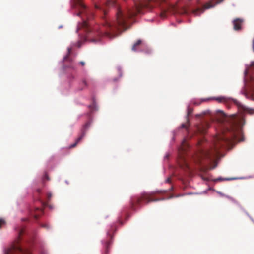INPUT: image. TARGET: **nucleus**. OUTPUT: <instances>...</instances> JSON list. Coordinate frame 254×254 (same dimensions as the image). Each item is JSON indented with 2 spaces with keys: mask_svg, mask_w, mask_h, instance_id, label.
<instances>
[{
  "mask_svg": "<svg viewBox=\"0 0 254 254\" xmlns=\"http://www.w3.org/2000/svg\"><path fill=\"white\" fill-rule=\"evenodd\" d=\"M229 133L230 135L225 134L224 132L217 135L214 138L213 145L209 149H201L199 154L200 161H202V160L212 161L214 158L218 157L219 149L230 145L233 140L236 139V136L233 131H230Z\"/></svg>",
  "mask_w": 254,
  "mask_h": 254,
  "instance_id": "f257e3e1",
  "label": "nucleus"
},
{
  "mask_svg": "<svg viewBox=\"0 0 254 254\" xmlns=\"http://www.w3.org/2000/svg\"><path fill=\"white\" fill-rule=\"evenodd\" d=\"M131 17H114L112 22L106 20V25L110 31L113 32H121L129 28L132 24Z\"/></svg>",
  "mask_w": 254,
  "mask_h": 254,
  "instance_id": "f03ea898",
  "label": "nucleus"
},
{
  "mask_svg": "<svg viewBox=\"0 0 254 254\" xmlns=\"http://www.w3.org/2000/svg\"><path fill=\"white\" fill-rule=\"evenodd\" d=\"M71 5L72 8L76 9L77 16H80L83 14L89 15L94 14L92 9L87 7L83 3L82 0H71Z\"/></svg>",
  "mask_w": 254,
  "mask_h": 254,
  "instance_id": "7ed1b4c3",
  "label": "nucleus"
},
{
  "mask_svg": "<svg viewBox=\"0 0 254 254\" xmlns=\"http://www.w3.org/2000/svg\"><path fill=\"white\" fill-rule=\"evenodd\" d=\"M223 0H211L203 5L196 8L193 10L194 14H200L204 10L214 7L217 4L222 2Z\"/></svg>",
  "mask_w": 254,
  "mask_h": 254,
  "instance_id": "20e7f679",
  "label": "nucleus"
},
{
  "mask_svg": "<svg viewBox=\"0 0 254 254\" xmlns=\"http://www.w3.org/2000/svg\"><path fill=\"white\" fill-rule=\"evenodd\" d=\"M5 254H31L29 250L23 249L17 243L12 246L5 253Z\"/></svg>",
  "mask_w": 254,
  "mask_h": 254,
  "instance_id": "39448f33",
  "label": "nucleus"
},
{
  "mask_svg": "<svg viewBox=\"0 0 254 254\" xmlns=\"http://www.w3.org/2000/svg\"><path fill=\"white\" fill-rule=\"evenodd\" d=\"M91 122L90 121H88L83 125L81 129L80 136L77 139L76 142L74 143H73V144L69 146L70 148H72L75 147L77 143L84 137L87 131L88 130L91 125Z\"/></svg>",
  "mask_w": 254,
  "mask_h": 254,
  "instance_id": "423d86ee",
  "label": "nucleus"
},
{
  "mask_svg": "<svg viewBox=\"0 0 254 254\" xmlns=\"http://www.w3.org/2000/svg\"><path fill=\"white\" fill-rule=\"evenodd\" d=\"M91 25V22L88 19H83L82 22L79 23L77 31L83 28L84 29L87 33H89L92 31Z\"/></svg>",
  "mask_w": 254,
  "mask_h": 254,
  "instance_id": "0eeeda50",
  "label": "nucleus"
},
{
  "mask_svg": "<svg viewBox=\"0 0 254 254\" xmlns=\"http://www.w3.org/2000/svg\"><path fill=\"white\" fill-rule=\"evenodd\" d=\"M101 2L103 4L107 6H117L118 8V13L116 16H122V10L119 9L118 4L117 3L116 0H102Z\"/></svg>",
  "mask_w": 254,
  "mask_h": 254,
  "instance_id": "6e6552de",
  "label": "nucleus"
},
{
  "mask_svg": "<svg viewBox=\"0 0 254 254\" xmlns=\"http://www.w3.org/2000/svg\"><path fill=\"white\" fill-rule=\"evenodd\" d=\"M209 124L207 122H202L200 124L197 125L196 127L198 133L203 134L205 133L207 129L209 128Z\"/></svg>",
  "mask_w": 254,
  "mask_h": 254,
  "instance_id": "1a4fd4ad",
  "label": "nucleus"
},
{
  "mask_svg": "<svg viewBox=\"0 0 254 254\" xmlns=\"http://www.w3.org/2000/svg\"><path fill=\"white\" fill-rule=\"evenodd\" d=\"M142 200V197H134L131 201V207L133 210H135L139 207Z\"/></svg>",
  "mask_w": 254,
  "mask_h": 254,
  "instance_id": "9d476101",
  "label": "nucleus"
},
{
  "mask_svg": "<svg viewBox=\"0 0 254 254\" xmlns=\"http://www.w3.org/2000/svg\"><path fill=\"white\" fill-rule=\"evenodd\" d=\"M135 8L133 13H130L129 16H136V14L141 13L142 10V4L140 1H134Z\"/></svg>",
  "mask_w": 254,
  "mask_h": 254,
  "instance_id": "9b49d317",
  "label": "nucleus"
},
{
  "mask_svg": "<svg viewBox=\"0 0 254 254\" xmlns=\"http://www.w3.org/2000/svg\"><path fill=\"white\" fill-rule=\"evenodd\" d=\"M107 235L108 236V239L106 241V242L104 243V248H105V254H107L109 252V249L110 246L111 245L112 243V239L113 238L112 235L111 234L110 231H108L107 232Z\"/></svg>",
  "mask_w": 254,
  "mask_h": 254,
  "instance_id": "f8f14e48",
  "label": "nucleus"
},
{
  "mask_svg": "<svg viewBox=\"0 0 254 254\" xmlns=\"http://www.w3.org/2000/svg\"><path fill=\"white\" fill-rule=\"evenodd\" d=\"M243 22V20L240 18H236L233 21L234 29L235 30H240L241 29V26Z\"/></svg>",
  "mask_w": 254,
  "mask_h": 254,
  "instance_id": "ddd939ff",
  "label": "nucleus"
},
{
  "mask_svg": "<svg viewBox=\"0 0 254 254\" xmlns=\"http://www.w3.org/2000/svg\"><path fill=\"white\" fill-rule=\"evenodd\" d=\"M235 103L241 108L244 112H248L250 114H254V108L251 109L249 107H246L243 105L238 103L237 101H235Z\"/></svg>",
  "mask_w": 254,
  "mask_h": 254,
  "instance_id": "4468645a",
  "label": "nucleus"
},
{
  "mask_svg": "<svg viewBox=\"0 0 254 254\" xmlns=\"http://www.w3.org/2000/svg\"><path fill=\"white\" fill-rule=\"evenodd\" d=\"M141 44H142V40L141 39L138 40L132 45V47L131 48L132 50L133 51H137L139 50L141 48Z\"/></svg>",
  "mask_w": 254,
  "mask_h": 254,
  "instance_id": "2eb2a0df",
  "label": "nucleus"
},
{
  "mask_svg": "<svg viewBox=\"0 0 254 254\" xmlns=\"http://www.w3.org/2000/svg\"><path fill=\"white\" fill-rule=\"evenodd\" d=\"M191 112H192V111L191 109H188L187 117L189 116V115L190 114H191ZM189 119H188V118L187 117V123L182 124L181 125V127L182 128H185L187 130L188 129V124H189Z\"/></svg>",
  "mask_w": 254,
  "mask_h": 254,
  "instance_id": "dca6fc26",
  "label": "nucleus"
},
{
  "mask_svg": "<svg viewBox=\"0 0 254 254\" xmlns=\"http://www.w3.org/2000/svg\"><path fill=\"white\" fill-rule=\"evenodd\" d=\"M88 85L87 82L85 79H83L80 84L79 90H82L84 89Z\"/></svg>",
  "mask_w": 254,
  "mask_h": 254,
  "instance_id": "f3484780",
  "label": "nucleus"
},
{
  "mask_svg": "<svg viewBox=\"0 0 254 254\" xmlns=\"http://www.w3.org/2000/svg\"><path fill=\"white\" fill-rule=\"evenodd\" d=\"M165 0H149L148 1V5H152L154 3H156L157 4H159L161 3L164 2Z\"/></svg>",
  "mask_w": 254,
  "mask_h": 254,
  "instance_id": "a211bd4d",
  "label": "nucleus"
},
{
  "mask_svg": "<svg viewBox=\"0 0 254 254\" xmlns=\"http://www.w3.org/2000/svg\"><path fill=\"white\" fill-rule=\"evenodd\" d=\"M214 99L219 102H226L228 100V98L224 96H220L214 98Z\"/></svg>",
  "mask_w": 254,
  "mask_h": 254,
  "instance_id": "6ab92c4d",
  "label": "nucleus"
},
{
  "mask_svg": "<svg viewBox=\"0 0 254 254\" xmlns=\"http://www.w3.org/2000/svg\"><path fill=\"white\" fill-rule=\"evenodd\" d=\"M94 9H96V10H100L101 11H102L105 15H106L107 14L106 10L103 8H101L100 5H99L97 4H95Z\"/></svg>",
  "mask_w": 254,
  "mask_h": 254,
  "instance_id": "aec40b11",
  "label": "nucleus"
},
{
  "mask_svg": "<svg viewBox=\"0 0 254 254\" xmlns=\"http://www.w3.org/2000/svg\"><path fill=\"white\" fill-rule=\"evenodd\" d=\"M250 80L252 92L254 94V77L251 76Z\"/></svg>",
  "mask_w": 254,
  "mask_h": 254,
  "instance_id": "412c9836",
  "label": "nucleus"
},
{
  "mask_svg": "<svg viewBox=\"0 0 254 254\" xmlns=\"http://www.w3.org/2000/svg\"><path fill=\"white\" fill-rule=\"evenodd\" d=\"M143 199H144V202L145 201H146L147 202H151V201H156L157 200H154L151 198H150L149 197H148V196H147L146 194H145L144 193V197H143Z\"/></svg>",
  "mask_w": 254,
  "mask_h": 254,
  "instance_id": "4be33fe9",
  "label": "nucleus"
},
{
  "mask_svg": "<svg viewBox=\"0 0 254 254\" xmlns=\"http://www.w3.org/2000/svg\"><path fill=\"white\" fill-rule=\"evenodd\" d=\"M187 147H188V145L186 142V140L184 139L182 143V149L183 151H185L186 150V149L187 148Z\"/></svg>",
  "mask_w": 254,
  "mask_h": 254,
  "instance_id": "5701e85b",
  "label": "nucleus"
},
{
  "mask_svg": "<svg viewBox=\"0 0 254 254\" xmlns=\"http://www.w3.org/2000/svg\"><path fill=\"white\" fill-rule=\"evenodd\" d=\"M24 230L23 228H20L18 230V233L19 238L24 233Z\"/></svg>",
  "mask_w": 254,
  "mask_h": 254,
  "instance_id": "b1692460",
  "label": "nucleus"
},
{
  "mask_svg": "<svg viewBox=\"0 0 254 254\" xmlns=\"http://www.w3.org/2000/svg\"><path fill=\"white\" fill-rule=\"evenodd\" d=\"M104 33H106V32H103L102 31H97L95 33V35H98L99 36H101L104 35Z\"/></svg>",
  "mask_w": 254,
  "mask_h": 254,
  "instance_id": "393cba45",
  "label": "nucleus"
},
{
  "mask_svg": "<svg viewBox=\"0 0 254 254\" xmlns=\"http://www.w3.org/2000/svg\"><path fill=\"white\" fill-rule=\"evenodd\" d=\"M5 224V220L3 219L0 218V228H1V226Z\"/></svg>",
  "mask_w": 254,
  "mask_h": 254,
  "instance_id": "a878e982",
  "label": "nucleus"
},
{
  "mask_svg": "<svg viewBox=\"0 0 254 254\" xmlns=\"http://www.w3.org/2000/svg\"><path fill=\"white\" fill-rule=\"evenodd\" d=\"M161 10H162L161 13L160 14L159 16H165L166 11V8H164L163 9H162Z\"/></svg>",
  "mask_w": 254,
  "mask_h": 254,
  "instance_id": "bb28decb",
  "label": "nucleus"
},
{
  "mask_svg": "<svg viewBox=\"0 0 254 254\" xmlns=\"http://www.w3.org/2000/svg\"><path fill=\"white\" fill-rule=\"evenodd\" d=\"M51 197H52V194L50 193H48V194H47L48 200H50L51 198Z\"/></svg>",
  "mask_w": 254,
  "mask_h": 254,
  "instance_id": "cd10ccee",
  "label": "nucleus"
},
{
  "mask_svg": "<svg viewBox=\"0 0 254 254\" xmlns=\"http://www.w3.org/2000/svg\"><path fill=\"white\" fill-rule=\"evenodd\" d=\"M145 49H146V51H145L146 53L150 54V53H151V49H147V48H145Z\"/></svg>",
  "mask_w": 254,
  "mask_h": 254,
  "instance_id": "c85d7f7f",
  "label": "nucleus"
},
{
  "mask_svg": "<svg viewBox=\"0 0 254 254\" xmlns=\"http://www.w3.org/2000/svg\"><path fill=\"white\" fill-rule=\"evenodd\" d=\"M45 179H46L47 180H49V177L47 174H45L43 177V180H44Z\"/></svg>",
  "mask_w": 254,
  "mask_h": 254,
  "instance_id": "c756f323",
  "label": "nucleus"
},
{
  "mask_svg": "<svg viewBox=\"0 0 254 254\" xmlns=\"http://www.w3.org/2000/svg\"><path fill=\"white\" fill-rule=\"evenodd\" d=\"M81 42L80 41H78V42H77L76 46L78 47H80L81 46Z\"/></svg>",
  "mask_w": 254,
  "mask_h": 254,
  "instance_id": "7c9ffc66",
  "label": "nucleus"
},
{
  "mask_svg": "<svg viewBox=\"0 0 254 254\" xmlns=\"http://www.w3.org/2000/svg\"><path fill=\"white\" fill-rule=\"evenodd\" d=\"M67 50H68V54H70V52H71V51L72 50V48L68 47Z\"/></svg>",
  "mask_w": 254,
  "mask_h": 254,
  "instance_id": "2f4dec72",
  "label": "nucleus"
},
{
  "mask_svg": "<svg viewBox=\"0 0 254 254\" xmlns=\"http://www.w3.org/2000/svg\"><path fill=\"white\" fill-rule=\"evenodd\" d=\"M143 7H144V10L146 8V9H148V5L145 3V2H144V6H143Z\"/></svg>",
  "mask_w": 254,
  "mask_h": 254,
  "instance_id": "473e14b6",
  "label": "nucleus"
},
{
  "mask_svg": "<svg viewBox=\"0 0 254 254\" xmlns=\"http://www.w3.org/2000/svg\"><path fill=\"white\" fill-rule=\"evenodd\" d=\"M171 182V179L170 178H168L166 180V183H170Z\"/></svg>",
  "mask_w": 254,
  "mask_h": 254,
  "instance_id": "72a5a7b5",
  "label": "nucleus"
},
{
  "mask_svg": "<svg viewBox=\"0 0 254 254\" xmlns=\"http://www.w3.org/2000/svg\"><path fill=\"white\" fill-rule=\"evenodd\" d=\"M80 64L82 65V66H84L85 65V62H83V61H81L80 62Z\"/></svg>",
  "mask_w": 254,
  "mask_h": 254,
  "instance_id": "f704fd0d",
  "label": "nucleus"
},
{
  "mask_svg": "<svg viewBox=\"0 0 254 254\" xmlns=\"http://www.w3.org/2000/svg\"><path fill=\"white\" fill-rule=\"evenodd\" d=\"M166 6L168 10L172 9L173 8V7H171L169 6L168 5H166Z\"/></svg>",
  "mask_w": 254,
  "mask_h": 254,
  "instance_id": "c9c22d12",
  "label": "nucleus"
},
{
  "mask_svg": "<svg viewBox=\"0 0 254 254\" xmlns=\"http://www.w3.org/2000/svg\"><path fill=\"white\" fill-rule=\"evenodd\" d=\"M220 112L221 113V114L223 116H225V113L222 112V111H220Z\"/></svg>",
  "mask_w": 254,
  "mask_h": 254,
  "instance_id": "e433bc0d",
  "label": "nucleus"
},
{
  "mask_svg": "<svg viewBox=\"0 0 254 254\" xmlns=\"http://www.w3.org/2000/svg\"><path fill=\"white\" fill-rule=\"evenodd\" d=\"M37 210L40 212V213H42L43 212V210L42 209H40L39 208H37Z\"/></svg>",
  "mask_w": 254,
  "mask_h": 254,
  "instance_id": "4c0bfd02",
  "label": "nucleus"
},
{
  "mask_svg": "<svg viewBox=\"0 0 254 254\" xmlns=\"http://www.w3.org/2000/svg\"><path fill=\"white\" fill-rule=\"evenodd\" d=\"M34 217H35V218L36 219H37V218H38V217H39V215H37V214H35V215H34Z\"/></svg>",
  "mask_w": 254,
  "mask_h": 254,
  "instance_id": "58836bf2",
  "label": "nucleus"
},
{
  "mask_svg": "<svg viewBox=\"0 0 254 254\" xmlns=\"http://www.w3.org/2000/svg\"><path fill=\"white\" fill-rule=\"evenodd\" d=\"M67 58H68V56H67L66 57H65V59H67Z\"/></svg>",
  "mask_w": 254,
  "mask_h": 254,
  "instance_id": "ea45409f",
  "label": "nucleus"
}]
</instances>
